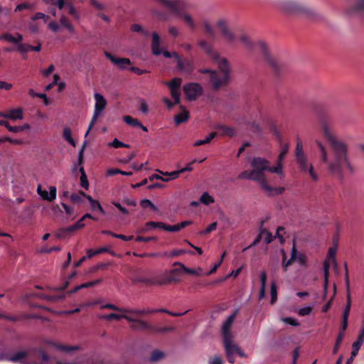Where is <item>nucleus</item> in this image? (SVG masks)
Listing matches in <instances>:
<instances>
[{
    "label": "nucleus",
    "mask_w": 364,
    "mask_h": 364,
    "mask_svg": "<svg viewBox=\"0 0 364 364\" xmlns=\"http://www.w3.org/2000/svg\"><path fill=\"white\" fill-rule=\"evenodd\" d=\"M270 293H271V304H273L276 302L277 299V285L275 284V282H272L271 284V289H270Z\"/></svg>",
    "instance_id": "51"
},
{
    "label": "nucleus",
    "mask_w": 364,
    "mask_h": 364,
    "mask_svg": "<svg viewBox=\"0 0 364 364\" xmlns=\"http://www.w3.org/2000/svg\"><path fill=\"white\" fill-rule=\"evenodd\" d=\"M160 228V222L149 221L147 222L141 229L140 232L145 233L151 231L153 228Z\"/></svg>",
    "instance_id": "37"
},
{
    "label": "nucleus",
    "mask_w": 364,
    "mask_h": 364,
    "mask_svg": "<svg viewBox=\"0 0 364 364\" xmlns=\"http://www.w3.org/2000/svg\"><path fill=\"white\" fill-rule=\"evenodd\" d=\"M94 97L95 100V111H94V114H93L92 120L90 123L88 129L85 133V136H87L88 135L90 131L92 128V127L94 126L95 122H97L98 117L100 116V114H102V112H103V110L105 109V107L107 106V101L105 99V97H103V95H102L100 93H95L94 95Z\"/></svg>",
    "instance_id": "8"
},
{
    "label": "nucleus",
    "mask_w": 364,
    "mask_h": 364,
    "mask_svg": "<svg viewBox=\"0 0 364 364\" xmlns=\"http://www.w3.org/2000/svg\"><path fill=\"white\" fill-rule=\"evenodd\" d=\"M312 310H313L312 307L306 306V307L300 309L299 310L298 314L299 316H304L309 315L312 312Z\"/></svg>",
    "instance_id": "63"
},
{
    "label": "nucleus",
    "mask_w": 364,
    "mask_h": 364,
    "mask_svg": "<svg viewBox=\"0 0 364 364\" xmlns=\"http://www.w3.org/2000/svg\"><path fill=\"white\" fill-rule=\"evenodd\" d=\"M240 40L243 43L247 49L252 50L257 48L260 53L262 55L265 61L271 67L272 70L277 73H279L280 65L279 63L270 55L267 44L263 41H258L257 43L253 44L250 40L249 37L246 35H242Z\"/></svg>",
    "instance_id": "4"
},
{
    "label": "nucleus",
    "mask_w": 364,
    "mask_h": 364,
    "mask_svg": "<svg viewBox=\"0 0 364 364\" xmlns=\"http://www.w3.org/2000/svg\"><path fill=\"white\" fill-rule=\"evenodd\" d=\"M151 14L154 17H156L160 21H167L168 18L167 14L161 10L153 9L151 11Z\"/></svg>",
    "instance_id": "43"
},
{
    "label": "nucleus",
    "mask_w": 364,
    "mask_h": 364,
    "mask_svg": "<svg viewBox=\"0 0 364 364\" xmlns=\"http://www.w3.org/2000/svg\"><path fill=\"white\" fill-rule=\"evenodd\" d=\"M90 4L92 6L99 11H102L105 9V6L97 0H90Z\"/></svg>",
    "instance_id": "60"
},
{
    "label": "nucleus",
    "mask_w": 364,
    "mask_h": 364,
    "mask_svg": "<svg viewBox=\"0 0 364 364\" xmlns=\"http://www.w3.org/2000/svg\"><path fill=\"white\" fill-rule=\"evenodd\" d=\"M218 27L221 31L222 35L225 39L230 43H232L235 41V36L234 33L227 27L226 23L223 20L218 21L217 23Z\"/></svg>",
    "instance_id": "14"
},
{
    "label": "nucleus",
    "mask_w": 364,
    "mask_h": 364,
    "mask_svg": "<svg viewBox=\"0 0 364 364\" xmlns=\"http://www.w3.org/2000/svg\"><path fill=\"white\" fill-rule=\"evenodd\" d=\"M329 269H330V264L328 261H325L323 263V273H324L323 299H326V296H327Z\"/></svg>",
    "instance_id": "28"
},
{
    "label": "nucleus",
    "mask_w": 364,
    "mask_h": 364,
    "mask_svg": "<svg viewBox=\"0 0 364 364\" xmlns=\"http://www.w3.org/2000/svg\"><path fill=\"white\" fill-rule=\"evenodd\" d=\"M161 38L156 32L152 33L151 51L154 55H163L166 58H174L176 61L179 58V55L176 52H169L168 50L163 51L160 47Z\"/></svg>",
    "instance_id": "9"
},
{
    "label": "nucleus",
    "mask_w": 364,
    "mask_h": 364,
    "mask_svg": "<svg viewBox=\"0 0 364 364\" xmlns=\"http://www.w3.org/2000/svg\"><path fill=\"white\" fill-rule=\"evenodd\" d=\"M173 330V327H155L153 326V328H151V332L154 333H165L168 331H171Z\"/></svg>",
    "instance_id": "59"
},
{
    "label": "nucleus",
    "mask_w": 364,
    "mask_h": 364,
    "mask_svg": "<svg viewBox=\"0 0 364 364\" xmlns=\"http://www.w3.org/2000/svg\"><path fill=\"white\" fill-rule=\"evenodd\" d=\"M343 338H344V333L340 332L338 333V336H337L335 346H334V347L333 348V350H332V353L333 355H336L338 353V349H339V348L341 346V344L343 342Z\"/></svg>",
    "instance_id": "47"
},
{
    "label": "nucleus",
    "mask_w": 364,
    "mask_h": 364,
    "mask_svg": "<svg viewBox=\"0 0 364 364\" xmlns=\"http://www.w3.org/2000/svg\"><path fill=\"white\" fill-rule=\"evenodd\" d=\"M237 178H239V179H251V180H253L255 181H257L259 183V178L257 177V176L255 175L253 170L242 171V173H240L238 175Z\"/></svg>",
    "instance_id": "32"
},
{
    "label": "nucleus",
    "mask_w": 364,
    "mask_h": 364,
    "mask_svg": "<svg viewBox=\"0 0 364 364\" xmlns=\"http://www.w3.org/2000/svg\"><path fill=\"white\" fill-rule=\"evenodd\" d=\"M288 151H289V145L288 144L284 145L282 149V151L279 155V157H278L277 166L280 165L282 166V162L283 159H284V157L286 156Z\"/></svg>",
    "instance_id": "49"
},
{
    "label": "nucleus",
    "mask_w": 364,
    "mask_h": 364,
    "mask_svg": "<svg viewBox=\"0 0 364 364\" xmlns=\"http://www.w3.org/2000/svg\"><path fill=\"white\" fill-rule=\"evenodd\" d=\"M0 39H3L9 43L16 44L17 46L16 49L18 48L19 44H23L21 43L23 40V36L19 33H16L15 36H14L10 33H5L0 35Z\"/></svg>",
    "instance_id": "18"
},
{
    "label": "nucleus",
    "mask_w": 364,
    "mask_h": 364,
    "mask_svg": "<svg viewBox=\"0 0 364 364\" xmlns=\"http://www.w3.org/2000/svg\"><path fill=\"white\" fill-rule=\"evenodd\" d=\"M135 282L143 283L148 285H153V278H146L145 277H137L134 279Z\"/></svg>",
    "instance_id": "55"
},
{
    "label": "nucleus",
    "mask_w": 364,
    "mask_h": 364,
    "mask_svg": "<svg viewBox=\"0 0 364 364\" xmlns=\"http://www.w3.org/2000/svg\"><path fill=\"white\" fill-rule=\"evenodd\" d=\"M170 90L171 96L174 99L175 103H179L181 97L180 90H173V88H171Z\"/></svg>",
    "instance_id": "64"
},
{
    "label": "nucleus",
    "mask_w": 364,
    "mask_h": 364,
    "mask_svg": "<svg viewBox=\"0 0 364 364\" xmlns=\"http://www.w3.org/2000/svg\"><path fill=\"white\" fill-rule=\"evenodd\" d=\"M104 252H108L110 253L111 255H114V252L111 251L109 248L107 247H100L97 250L89 249L87 251V255L88 258H91L97 255L102 254Z\"/></svg>",
    "instance_id": "31"
},
{
    "label": "nucleus",
    "mask_w": 364,
    "mask_h": 364,
    "mask_svg": "<svg viewBox=\"0 0 364 364\" xmlns=\"http://www.w3.org/2000/svg\"><path fill=\"white\" fill-rule=\"evenodd\" d=\"M183 273V271L182 268L180 267V268H173L171 269L169 272H167L166 274L168 276V281L170 282V283H176L181 281V277Z\"/></svg>",
    "instance_id": "19"
},
{
    "label": "nucleus",
    "mask_w": 364,
    "mask_h": 364,
    "mask_svg": "<svg viewBox=\"0 0 364 364\" xmlns=\"http://www.w3.org/2000/svg\"><path fill=\"white\" fill-rule=\"evenodd\" d=\"M131 321H128L129 322H132V324L131 326V328L134 330H149L151 331V328H153V326L150 325L147 322L141 320V319H136L132 317H131Z\"/></svg>",
    "instance_id": "17"
},
{
    "label": "nucleus",
    "mask_w": 364,
    "mask_h": 364,
    "mask_svg": "<svg viewBox=\"0 0 364 364\" xmlns=\"http://www.w3.org/2000/svg\"><path fill=\"white\" fill-rule=\"evenodd\" d=\"M181 82L182 80L181 78L175 77L171 82H168L166 84L169 87L170 90L173 88V90H180Z\"/></svg>",
    "instance_id": "44"
},
{
    "label": "nucleus",
    "mask_w": 364,
    "mask_h": 364,
    "mask_svg": "<svg viewBox=\"0 0 364 364\" xmlns=\"http://www.w3.org/2000/svg\"><path fill=\"white\" fill-rule=\"evenodd\" d=\"M160 228L168 232H178L180 231V228L178 224L170 225L163 222H160Z\"/></svg>",
    "instance_id": "46"
},
{
    "label": "nucleus",
    "mask_w": 364,
    "mask_h": 364,
    "mask_svg": "<svg viewBox=\"0 0 364 364\" xmlns=\"http://www.w3.org/2000/svg\"><path fill=\"white\" fill-rule=\"evenodd\" d=\"M198 45L200 46L201 49L203 50L211 59H213V58L218 57V53H217L213 49L212 46L210 43H208L207 41H205L204 40L200 41L198 43Z\"/></svg>",
    "instance_id": "22"
},
{
    "label": "nucleus",
    "mask_w": 364,
    "mask_h": 364,
    "mask_svg": "<svg viewBox=\"0 0 364 364\" xmlns=\"http://www.w3.org/2000/svg\"><path fill=\"white\" fill-rule=\"evenodd\" d=\"M102 309H112L117 311H119L124 314V308H119L117 306L112 304H107L105 305L102 306Z\"/></svg>",
    "instance_id": "62"
},
{
    "label": "nucleus",
    "mask_w": 364,
    "mask_h": 364,
    "mask_svg": "<svg viewBox=\"0 0 364 364\" xmlns=\"http://www.w3.org/2000/svg\"><path fill=\"white\" fill-rule=\"evenodd\" d=\"M181 112L174 117V122L176 125L187 122L190 117L189 112L183 106H181Z\"/></svg>",
    "instance_id": "23"
},
{
    "label": "nucleus",
    "mask_w": 364,
    "mask_h": 364,
    "mask_svg": "<svg viewBox=\"0 0 364 364\" xmlns=\"http://www.w3.org/2000/svg\"><path fill=\"white\" fill-rule=\"evenodd\" d=\"M130 29L132 32L139 33L145 37H148L150 35V32L148 30L144 29L140 24L134 23L131 26Z\"/></svg>",
    "instance_id": "36"
},
{
    "label": "nucleus",
    "mask_w": 364,
    "mask_h": 364,
    "mask_svg": "<svg viewBox=\"0 0 364 364\" xmlns=\"http://www.w3.org/2000/svg\"><path fill=\"white\" fill-rule=\"evenodd\" d=\"M72 232H73L70 230H69V227L61 228L57 232L56 237L58 238H64Z\"/></svg>",
    "instance_id": "52"
},
{
    "label": "nucleus",
    "mask_w": 364,
    "mask_h": 364,
    "mask_svg": "<svg viewBox=\"0 0 364 364\" xmlns=\"http://www.w3.org/2000/svg\"><path fill=\"white\" fill-rule=\"evenodd\" d=\"M322 132L330 146V151H328L321 141H317L320 161L329 175L339 181H343L355 172V168L350 158L348 145L339 139L326 123L322 124Z\"/></svg>",
    "instance_id": "1"
},
{
    "label": "nucleus",
    "mask_w": 364,
    "mask_h": 364,
    "mask_svg": "<svg viewBox=\"0 0 364 364\" xmlns=\"http://www.w3.org/2000/svg\"><path fill=\"white\" fill-rule=\"evenodd\" d=\"M251 166L253 168L252 170L255 175L259 178V183L263 189L272 195H279L284 191V188L283 187L272 188L267 183L266 177L264 173V171H269L280 175L282 173V166H271L270 162L268 160L261 157H254L251 161Z\"/></svg>",
    "instance_id": "2"
},
{
    "label": "nucleus",
    "mask_w": 364,
    "mask_h": 364,
    "mask_svg": "<svg viewBox=\"0 0 364 364\" xmlns=\"http://www.w3.org/2000/svg\"><path fill=\"white\" fill-rule=\"evenodd\" d=\"M173 266L174 267H176V266L181 267L182 268L183 272L190 274L199 276L202 272V269L200 267H199L198 269H191V268L186 267L183 263H181L180 262H174Z\"/></svg>",
    "instance_id": "30"
},
{
    "label": "nucleus",
    "mask_w": 364,
    "mask_h": 364,
    "mask_svg": "<svg viewBox=\"0 0 364 364\" xmlns=\"http://www.w3.org/2000/svg\"><path fill=\"white\" fill-rule=\"evenodd\" d=\"M215 129L218 131V135L233 136L235 134V130L232 127L218 124L215 126Z\"/></svg>",
    "instance_id": "20"
},
{
    "label": "nucleus",
    "mask_w": 364,
    "mask_h": 364,
    "mask_svg": "<svg viewBox=\"0 0 364 364\" xmlns=\"http://www.w3.org/2000/svg\"><path fill=\"white\" fill-rule=\"evenodd\" d=\"M109 145L110 146H112L116 149L121 148V147H124V148L130 147V146L129 144H124V143L120 141L119 140H118L117 139H114L111 143L109 144Z\"/></svg>",
    "instance_id": "53"
},
{
    "label": "nucleus",
    "mask_w": 364,
    "mask_h": 364,
    "mask_svg": "<svg viewBox=\"0 0 364 364\" xmlns=\"http://www.w3.org/2000/svg\"><path fill=\"white\" fill-rule=\"evenodd\" d=\"M159 171L160 173L163 174L164 176H169L171 180L178 178L179 175L181 173V172H180V170L174 171L172 172H163L161 171Z\"/></svg>",
    "instance_id": "57"
},
{
    "label": "nucleus",
    "mask_w": 364,
    "mask_h": 364,
    "mask_svg": "<svg viewBox=\"0 0 364 364\" xmlns=\"http://www.w3.org/2000/svg\"><path fill=\"white\" fill-rule=\"evenodd\" d=\"M202 25L208 37L213 40L215 38V32L212 26L207 21H203Z\"/></svg>",
    "instance_id": "34"
},
{
    "label": "nucleus",
    "mask_w": 364,
    "mask_h": 364,
    "mask_svg": "<svg viewBox=\"0 0 364 364\" xmlns=\"http://www.w3.org/2000/svg\"><path fill=\"white\" fill-rule=\"evenodd\" d=\"M183 91L188 100H195L203 94V89L199 83L190 82L183 86Z\"/></svg>",
    "instance_id": "10"
},
{
    "label": "nucleus",
    "mask_w": 364,
    "mask_h": 364,
    "mask_svg": "<svg viewBox=\"0 0 364 364\" xmlns=\"http://www.w3.org/2000/svg\"><path fill=\"white\" fill-rule=\"evenodd\" d=\"M80 171L81 173L80 176V185L81 186L85 188V190H87L89 188V182L85 171V169L83 167L80 168Z\"/></svg>",
    "instance_id": "42"
},
{
    "label": "nucleus",
    "mask_w": 364,
    "mask_h": 364,
    "mask_svg": "<svg viewBox=\"0 0 364 364\" xmlns=\"http://www.w3.org/2000/svg\"><path fill=\"white\" fill-rule=\"evenodd\" d=\"M84 220L81 218L77 223L74 225L69 226V230L72 232H75L79 229H81L85 227V223H83Z\"/></svg>",
    "instance_id": "54"
},
{
    "label": "nucleus",
    "mask_w": 364,
    "mask_h": 364,
    "mask_svg": "<svg viewBox=\"0 0 364 364\" xmlns=\"http://www.w3.org/2000/svg\"><path fill=\"white\" fill-rule=\"evenodd\" d=\"M30 358L36 361H41L43 363H48L50 357L41 348H33L29 351H18L14 355L10 356L9 361L14 363H21L23 359Z\"/></svg>",
    "instance_id": "6"
},
{
    "label": "nucleus",
    "mask_w": 364,
    "mask_h": 364,
    "mask_svg": "<svg viewBox=\"0 0 364 364\" xmlns=\"http://www.w3.org/2000/svg\"><path fill=\"white\" fill-rule=\"evenodd\" d=\"M295 161L301 172L308 173L314 181H318V175L316 172L313 164L309 161L308 156L304 151L302 142L299 139L296 141Z\"/></svg>",
    "instance_id": "5"
},
{
    "label": "nucleus",
    "mask_w": 364,
    "mask_h": 364,
    "mask_svg": "<svg viewBox=\"0 0 364 364\" xmlns=\"http://www.w3.org/2000/svg\"><path fill=\"white\" fill-rule=\"evenodd\" d=\"M348 13L364 14V0H355V4L348 9Z\"/></svg>",
    "instance_id": "24"
},
{
    "label": "nucleus",
    "mask_w": 364,
    "mask_h": 364,
    "mask_svg": "<svg viewBox=\"0 0 364 364\" xmlns=\"http://www.w3.org/2000/svg\"><path fill=\"white\" fill-rule=\"evenodd\" d=\"M186 253L193 255L194 252L193 251H188V250H186L183 249H176L172 251L164 252L161 253V257L173 258V257H179V256L186 254Z\"/></svg>",
    "instance_id": "26"
},
{
    "label": "nucleus",
    "mask_w": 364,
    "mask_h": 364,
    "mask_svg": "<svg viewBox=\"0 0 364 364\" xmlns=\"http://www.w3.org/2000/svg\"><path fill=\"white\" fill-rule=\"evenodd\" d=\"M282 321L284 323L289 324L291 326H299L300 325V323L298 322V321L296 319L291 318V317L283 318Z\"/></svg>",
    "instance_id": "61"
},
{
    "label": "nucleus",
    "mask_w": 364,
    "mask_h": 364,
    "mask_svg": "<svg viewBox=\"0 0 364 364\" xmlns=\"http://www.w3.org/2000/svg\"><path fill=\"white\" fill-rule=\"evenodd\" d=\"M53 346H55L58 349H60L61 350L65 351V352H71L73 350H75L78 349L77 346H65V345H55L52 343Z\"/></svg>",
    "instance_id": "56"
},
{
    "label": "nucleus",
    "mask_w": 364,
    "mask_h": 364,
    "mask_svg": "<svg viewBox=\"0 0 364 364\" xmlns=\"http://www.w3.org/2000/svg\"><path fill=\"white\" fill-rule=\"evenodd\" d=\"M54 4L60 10H63L64 7L66 6L68 9V14L71 16L75 21H79L80 20V14L75 7L71 0H56Z\"/></svg>",
    "instance_id": "11"
},
{
    "label": "nucleus",
    "mask_w": 364,
    "mask_h": 364,
    "mask_svg": "<svg viewBox=\"0 0 364 364\" xmlns=\"http://www.w3.org/2000/svg\"><path fill=\"white\" fill-rule=\"evenodd\" d=\"M226 353L235 354L239 350V347L232 343V336L223 338Z\"/></svg>",
    "instance_id": "25"
},
{
    "label": "nucleus",
    "mask_w": 364,
    "mask_h": 364,
    "mask_svg": "<svg viewBox=\"0 0 364 364\" xmlns=\"http://www.w3.org/2000/svg\"><path fill=\"white\" fill-rule=\"evenodd\" d=\"M101 318H103V319L107 320V321H111L112 319L120 320L122 318H124L127 321H131L132 320L131 319V316H129V315H127L125 314H115V313H111V314H109L103 315V316H101Z\"/></svg>",
    "instance_id": "29"
},
{
    "label": "nucleus",
    "mask_w": 364,
    "mask_h": 364,
    "mask_svg": "<svg viewBox=\"0 0 364 364\" xmlns=\"http://www.w3.org/2000/svg\"><path fill=\"white\" fill-rule=\"evenodd\" d=\"M279 6L284 12L289 14H303L309 17L316 14L313 9L292 0L282 1Z\"/></svg>",
    "instance_id": "7"
},
{
    "label": "nucleus",
    "mask_w": 364,
    "mask_h": 364,
    "mask_svg": "<svg viewBox=\"0 0 364 364\" xmlns=\"http://www.w3.org/2000/svg\"><path fill=\"white\" fill-rule=\"evenodd\" d=\"M37 192L38 195L45 200L52 202L56 198L57 189L55 186H50L48 193L46 190H42L41 186H38Z\"/></svg>",
    "instance_id": "15"
},
{
    "label": "nucleus",
    "mask_w": 364,
    "mask_h": 364,
    "mask_svg": "<svg viewBox=\"0 0 364 364\" xmlns=\"http://www.w3.org/2000/svg\"><path fill=\"white\" fill-rule=\"evenodd\" d=\"M215 202L213 196H210L208 192H204L200 198V203L205 205H209Z\"/></svg>",
    "instance_id": "41"
},
{
    "label": "nucleus",
    "mask_w": 364,
    "mask_h": 364,
    "mask_svg": "<svg viewBox=\"0 0 364 364\" xmlns=\"http://www.w3.org/2000/svg\"><path fill=\"white\" fill-rule=\"evenodd\" d=\"M0 116L11 119H22L23 109L21 108L11 109L6 113H0Z\"/></svg>",
    "instance_id": "21"
},
{
    "label": "nucleus",
    "mask_w": 364,
    "mask_h": 364,
    "mask_svg": "<svg viewBox=\"0 0 364 364\" xmlns=\"http://www.w3.org/2000/svg\"><path fill=\"white\" fill-rule=\"evenodd\" d=\"M34 5L30 3H22L16 6L15 9V12L21 11L23 10H33Z\"/></svg>",
    "instance_id": "48"
},
{
    "label": "nucleus",
    "mask_w": 364,
    "mask_h": 364,
    "mask_svg": "<svg viewBox=\"0 0 364 364\" xmlns=\"http://www.w3.org/2000/svg\"><path fill=\"white\" fill-rule=\"evenodd\" d=\"M41 50V44L39 43L37 46H31L29 44H19L18 48H17V51L19 53L24 54L27 53L30 50L40 52Z\"/></svg>",
    "instance_id": "27"
},
{
    "label": "nucleus",
    "mask_w": 364,
    "mask_h": 364,
    "mask_svg": "<svg viewBox=\"0 0 364 364\" xmlns=\"http://www.w3.org/2000/svg\"><path fill=\"white\" fill-rule=\"evenodd\" d=\"M123 119L124 122L133 127H138L139 125H141L140 121H139L137 119L133 118L129 115L124 116Z\"/></svg>",
    "instance_id": "45"
},
{
    "label": "nucleus",
    "mask_w": 364,
    "mask_h": 364,
    "mask_svg": "<svg viewBox=\"0 0 364 364\" xmlns=\"http://www.w3.org/2000/svg\"><path fill=\"white\" fill-rule=\"evenodd\" d=\"M105 55L113 64L117 65L121 70L129 69L128 66L132 64V62L128 58H117L108 51H105Z\"/></svg>",
    "instance_id": "12"
},
{
    "label": "nucleus",
    "mask_w": 364,
    "mask_h": 364,
    "mask_svg": "<svg viewBox=\"0 0 364 364\" xmlns=\"http://www.w3.org/2000/svg\"><path fill=\"white\" fill-rule=\"evenodd\" d=\"M164 353L159 350H154L150 356V360L156 362L164 358Z\"/></svg>",
    "instance_id": "50"
},
{
    "label": "nucleus",
    "mask_w": 364,
    "mask_h": 364,
    "mask_svg": "<svg viewBox=\"0 0 364 364\" xmlns=\"http://www.w3.org/2000/svg\"><path fill=\"white\" fill-rule=\"evenodd\" d=\"M170 284L167 274L153 278V285H165Z\"/></svg>",
    "instance_id": "40"
},
{
    "label": "nucleus",
    "mask_w": 364,
    "mask_h": 364,
    "mask_svg": "<svg viewBox=\"0 0 364 364\" xmlns=\"http://www.w3.org/2000/svg\"><path fill=\"white\" fill-rule=\"evenodd\" d=\"M237 313V311H235L232 314H231L227 318V320L223 323V327H222V333H223V338L232 336L230 331L231 326L235 319Z\"/></svg>",
    "instance_id": "16"
},
{
    "label": "nucleus",
    "mask_w": 364,
    "mask_h": 364,
    "mask_svg": "<svg viewBox=\"0 0 364 364\" xmlns=\"http://www.w3.org/2000/svg\"><path fill=\"white\" fill-rule=\"evenodd\" d=\"M31 18L33 21H37L38 19H43L45 21H47L49 18V16L46 15L41 12H38L35 15L32 16Z\"/></svg>",
    "instance_id": "58"
},
{
    "label": "nucleus",
    "mask_w": 364,
    "mask_h": 364,
    "mask_svg": "<svg viewBox=\"0 0 364 364\" xmlns=\"http://www.w3.org/2000/svg\"><path fill=\"white\" fill-rule=\"evenodd\" d=\"M63 137L70 145L75 146V141L72 136V132L69 127H66L63 129Z\"/></svg>",
    "instance_id": "35"
},
{
    "label": "nucleus",
    "mask_w": 364,
    "mask_h": 364,
    "mask_svg": "<svg viewBox=\"0 0 364 364\" xmlns=\"http://www.w3.org/2000/svg\"><path fill=\"white\" fill-rule=\"evenodd\" d=\"M212 60L218 65L220 73L210 69H200L199 72L203 74H209V80L213 90H218L229 83L231 67L229 61L220 57L219 54L217 58H213Z\"/></svg>",
    "instance_id": "3"
},
{
    "label": "nucleus",
    "mask_w": 364,
    "mask_h": 364,
    "mask_svg": "<svg viewBox=\"0 0 364 364\" xmlns=\"http://www.w3.org/2000/svg\"><path fill=\"white\" fill-rule=\"evenodd\" d=\"M218 136L217 132H212L206 136L205 139L198 140L194 143L195 146H199L210 143L215 137Z\"/></svg>",
    "instance_id": "38"
},
{
    "label": "nucleus",
    "mask_w": 364,
    "mask_h": 364,
    "mask_svg": "<svg viewBox=\"0 0 364 364\" xmlns=\"http://www.w3.org/2000/svg\"><path fill=\"white\" fill-rule=\"evenodd\" d=\"M87 200L90 202L92 210H98L100 212L101 214L105 215V210H104V208L100 205L98 200L93 199L92 197H87Z\"/></svg>",
    "instance_id": "33"
},
{
    "label": "nucleus",
    "mask_w": 364,
    "mask_h": 364,
    "mask_svg": "<svg viewBox=\"0 0 364 364\" xmlns=\"http://www.w3.org/2000/svg\"><path fill=\"white\" fill-rule=\"evenodd\" d=\"M177 68L186 74H191L194 70V64L193 60L189 58H182L181 56L176 60Z\"/></svg>",
    "instance_id": "13"
},
{
    "label": "nucleus",
    "mask_w": 364,
    "mask_h": 364,
    "mask_svg": "<svg viewBox=\"0 0 364 364\" xmlns=\"http://www.w3.org/2000/svg\"><path fill=\"white\" fill-rule=\"evenodd\" d=\"M60 24L65 27L69 32H73L74 31V26L73 24L70 22L69 19L67 16L65 15H62L60 18Z\"/></svg>",
    "instance_id": "39"
}]
</instances>
